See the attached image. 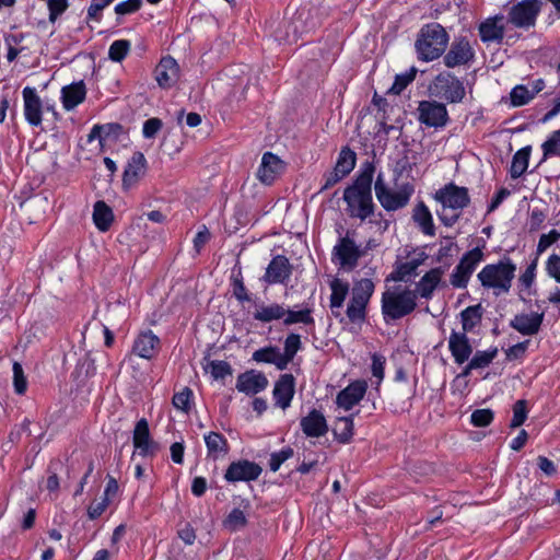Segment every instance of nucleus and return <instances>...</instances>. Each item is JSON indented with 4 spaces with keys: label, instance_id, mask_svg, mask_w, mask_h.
Returning <instances> with one entry per match:
<instances>
[{
    "label": "nucleus",
    "instance_id": "4be33fe9",
    "mask_svg": "<svg viewBox=\"0 0 560 560\" xmlns=\"http://www.w3.org/2000/svg\"><path fill=\"white\" fill-rule=\"evenodd\" d=\"M268 386V380L264 373L250 370L237 377L236 388L246 395H255Z\"/></svg>",
    "mask_w": 560,
    "mask_h": 560
},
{
    "label": "nucleus",
    "instance_id": "393cba45",
    "mask_svg": "<svg viewBox=\"0 0 560 560\" xmlns=\"http://www.w3.org/2000/svg\"><path fill=\"white\" fill-rule=\"evenodd\" d=\"M272 395L276 405L283 410L287 409L294 396V377L291 374L281 375L275 385Z\"/></svg>",
    "mask_w": 560,
    "mask_h": 560
},
{
    "label": "nucleus",
    "instance_id": "6e6d98bb",
    "mask_svg": "<svg viewBox=\"0 0 560 560\" xmlns=\"http://www.w3.org/2000/svg\"><path fill=\"white\" fill-rule=\"evenodd\" d=\"M163 127V121L158 117H152L143 122L142 135L145 139H154Z\"/></svg>",
    "mask_w": 560,
    "mask_h": 560
},
{
    "label": "nucleus",
    "instance_id": "20e7f679",
    "mask_svg": "<svg viewBox=\"0 0 560 560\" xmlns=\"http://www.w3.org/2000/svg\"><path fill=\"white\" fill-rule=\"evenodd\" d=\"M448 44V34L439 23H429L418 33L415 47L419 60L433 61L445 51Z\"/></svg>",
    "mask_w": 560,
    "mask_h": 560
},
{
    "label": "nucleus",
    "instance_id": "9d476101",
    "mask_svg": "<svg viewBox=\"0 0 560 560\" xmlns=\"http://www.w3.org/2000/svg\"><path fill=\"white\" fill-rule=\"evenodd\" d=\"M361 256L362 250L349 235L341 237L332 249V261L347 270L355 268Z\"/></svg>",
    "mask_w": 560,
    "mask_h": 560
},
{
    "label": "nucleus",
    "instance_id": "f704fd0d",
    "mask_svg": "<svg viewBox=\"0 0 560 560\" xmlns=\"http://www.w3.org/2000/svg\"><path fill=\"white\" fill-rule=\"evenodd\" d=\"M114 221L112 208L103 200H98L93 207V222L101 232L109 230Z\"/></svg>",
    "mask_w": 560,
    "mask_h": 560
},
{
    "label": "nucleus",
    "instance_id": "423d86ee",
    "mask_svg": "<svg viewBox=\"0 0 560 560\" xmlns=\"http://www.w3.org/2000/svg\"><path fill=\"white\" fill-rule=\"evenodd\" d=\"M374 189L378 202L387 211L404 208L413 194V186L409 183H404L396 189H392L386 185L382 173L376 177Z\"/></svg>",
    "mask_w": 560,
    "mask_h": 560
},
{
    "label": "nucleus",
    "instance_id": "6ab92c4d",
    "mask_svg": "<svg viewBox=\"0 0 560 560\" xmlns=\"http://www.w3.org/2000/svg\"><path fill=\"white\" fill-rule=\"evenodd\" d=\"M300 427L307 438H322L328 432L325 416L317 409L311 410L300 421Z\"/></svg>",
    "mask_w": 560,
    "mask_h": 560
},
{
    "label": "nucleus",
    "instance_id": "473e14b6",
    "mask_svg": "<svg viewBox=\"0 0 560 560\" xmlns=\"http://www.w3.org/2000/svg\"><path fill=\"white\" fill-rule=\"evenodd\" d=\"M443 271L441 268H433L428 271L417 283L416 293L421 298L430 299L441 281Z\"/></svg>",
    "mask_w": 560,
    "mask_h": 560
},
{
    "label": "nucleus",
    "instance_id": "b1692460",
    "mask_svg": "<svg viewBox=\"0 0 560 560\" xmlns=\"http://www.w3.org/2000/svg\"><path fill=\"white\" fill-rule=\"evenodd\" d=\"M448 349L457 364L465 363L472 353V347L467 335L455 330L450 335Z\"/></svg>",
    "mask_w": 560,
    "mask_h": 560
},
{
    "label": "nucleus",
    "instance_id": "ea45409f",
    "mask_svg": "<svg viewBox=\"0 0 560 560\" xmlns=\"http://www.w3.org/2000/svg\"><path fill=\"white\" fill-rule=\"evenodd\" d=\"M482 317V308L478 305H472L466 307L460 313L462 328L463 331L467 335L474 330V328L480 323Z\"/></svg>",
    "mask_w": 560,
    "mask_h": 560
},
{
    "label": "nucleus",
    "instance_id": "5701e85b",
    "mask_svg": "<svg viewBox=\"0 0 560 560\" xmlns=\"http://www.w3.org/2000/svg\"><path fill=\"white\" fill-rule=\"evenodd\" d=\"M544 88L545 82L542 79L535 80L526 85H516L510 93L511 104L514 107L526 105L536 96V94L542 91Z\"/></svg>",
    "mask_w": 560,
    "mask_h": 560
},
{
    "label": "nucleus",
    "instance_id": "052dcab7",
    "mask_svg": "<svg viewBox=\"0 0 560 560\" xmlns=\"http://www.w3.org/2000/svg\"><path fill=\"white\" fill-rule=\"evenodd\" d=\"M559 238H560V232H558L557 230H551L550 232L540 235L538 244H537V254L540 255V254L545 253Z\"/></svg>",
    "mask_w": 560,
    "mask_h": 560
},
{
    "label": "nucleus",
    "instance_id": "c9c22d12",
    "mask_svg": "<svg viewBox=\"0 0 560 560\" xmlns=\"http://www.w3.org/2000/svg\"><path fill=\"white\" fill-rule=\"evenodd\" d=\"M502 18L488 19L479 26V34L482 42L501 40L504 35L503 25L500 24Z\"/></svg>",
    "mask_w": 560,
    "mask_h": 560
},
{
    "label": "nucleus",
    "instance_id": "a878e982",
    "mask_svg": "<svg viewBox=\"0 0 560 560\" xmlns=\"http://www.w3.org/2000/svg\"><path fill=\"white\" fill-rule=\"evenodd\" d=\"M147 171V160L142 152H135L129 159L127 166L125 167L122 174V185L124 187H130L138 179L144 175Z\"/></svg>",
    "mask_w": 560,
    "mask_h": 560
},
{
    "label": "nucleus",
    "instance_id": "f8f14e48",
    "mask_svg": "<svg viewBox=\"0 0 560 560\" xmlns=\"http://www.w3.org/2000/svg\"><path fill=\"white\" fill-rule=\"evenodd\" d=\"M418 119L427 127L441 128L448 120L447 109L444 104L436 101H422L419 103Z\"/></svg>",
    "mask_w": 560,
    "mask_h": 560
},
{
    "label": "nucleus",
    "instance_id": "58836bf2",
    "mask_svg": "<svg viewBox=\"0 0 560 560\" xmlns=\"http://www.w3.org/2000/svg\"><path fill=\"white\" fill-rule=\"evenodd\" d=\"M332 433L340 443H349L353 436V418L338 417L335 421Z\"/></svg>",
    "mask_w": 560,
    "mask_h": 560
},
{
    "label": "nucleus",
    "instance_id": "2eb2a0df",
    "mask_svg": "<svg viewBox=\"0 0 560 560\" xmlns=\"http://www.w3.org/2000/svg\"><path fill=\"white\" fill-rule=\"evenodd\" d=\"M368 385L364 381L350 383L346 388L338 393L336 404L339 408L348 411L359 404L364 397Z\"/></svg>",
    "mask_w": 560,
    "mask_h": 560
},
{
    "label": "nucleus",
    "instance_id": "4d7b16f0",
    "mask_svg": "<svg viewBox=\"0 0 560 560\" xmlns=\"http://www.w3.org/2000/svg\"><path fill=\"white\" fill-rule=\"evenodd\" d=\"M246 524V516L240 509H234L225 520V526L232 530H236Z\"/></svg>",
    "mask_w": 560,
    "mask_h": 560
},
{
    "label": "nucleus",
    "instance_id": "49530a36",
    "mask_svg": "<svg viewBox=\"0 0 560 560\" xmlns=\"http://www.w3.org/2000/svg\"><path fill=\"white\" fill-rule=\"evenodd\" d=\"M130 50V42L127 39H118L112 43L108 49V58L112 61H122Z\"/></svg>",
    "mask_w": 560,
    "mask_h": 560
},
{
    "label": "nucleus",
    "instance_id": "e2e57ef3",
    "mask_svg": "<svg viewBox=\"0 0 560 560\" xmlns=\"http://www.w3.org/2000/svg\"><path fill=\"white\" fill-rule=\"evenodd\" d=\"M68 8V0H48L49 21L55 22Z\"/></svg>",
    "mask_w": 560,
    "mask_h": 560
},
{
    "label": "nucleus",
    "instance_id": "13d9d810",
    "mask_svg": "<svg viewBox=\"0 0 560 560\" xmlns=\"http://www.w3.org/2000/svg\"><path fill=\"white\" fill-rule=\"evenodd\" d=\"M475 427H487L493 420V412L490 409H477L470 416Z\"/></svg>",
    "mask_w": 560,
    "mask_h": 560
},
{
    "label": "nucleus",
    "instance_id": "0eeeda50",
    "mask_svg": "<svg viewBox=\"0 0 560 560\" xmlns=\"http://www.w3.org/2000/svg\"><path fill=\"white\" fill-rule=\"evenodd\" d=\"M371 279L363 278L353 283L351 298L347 306V317L351 323H361L366 316V306L374 292Z\"/></svg>",
    "mask_w": 560,
    "mask_h": 560
},
{
    "label": "nucleus",
    "instance_id": "774afa93",
    "mask_svg": "<svg viewBox=\"0 0 560 560\" xmlns=\"http://www.w3.org/2000/svg\"><path fill=\"white\" fill-rule=\"evenodd\" d=\"M536 267L537 262L533 261L522 273L520 277V282L523 287L529 288L534 283L536 277Z\"/></svg>",
    "mask_w": 560,
    "mask_h": 560
},
{
    "label": "nucleus",
    "instance_id": "864d4df0",
    "mask_svg": "<svg viewBox=\"0 0 560 560\" xmlns=\"http://www.w3.org/2000/svg\"><path fill=\"white\" fill-rule=\"evenodd\" d=\"M293 456V450L291 447H284L279 452L272 453L269 460L270 470L277 471L280 466Z\"/></svg>",
    "mask_w": 560,
    "mask_h": 560
},
{
    "label": "nucleus",
    "instance_id": "4468645a",
    "mask_svg": "<svg viewBox=\"0 0 560 560\" xmlns=\"http://www.w3.org/2000/svg\"><path fill=\"white\" fill-rule=\"evenodd\" d=\"M22 94L24 100V116L26 121L33 127L39 126L43 120V104L39 96L37 95L36 89L25 86Z\"/></svg>",
    "mask_w": 560,
    "mask_h": 560
},
{
    "label": "nucleus",
    "instance_id": "de8ad7c7",
    "mask_svg": "<svg viewBox=\"0 0 560 560\" xmlns=\"http://www.w3.org/2000/svg\"><path fill=\"white\" fill-rule=\"evenodd\" d=\"M498 354V349L477 351L470 360V368L482 369L488 366Z\"/></svg>",
    "mask_w": 560,
    "mask_h": 560
},
{
    "label": "nucleus",
    "instance_id": "aec40b11",
    "mask_svg": "<svg viewBox=\"0 0 560 560\" xmlns=\"http://www.w3.org/2000/svg\"><path fill=\"white\" fill-rule=\"evenodd\" d=\"M155 80L162 89H170L178 79V65L170 56L163 57L154 69Z\"/></svg>",
    "mask_w": 560,
    "mask_h": 560
},
{
    "label": "nucleus",
    "instance_id": "5fc2aeb1",
    "mask_svg": "<svg viewBox=\"0 0 560 560\" xmlns=\"http://www.w3.org/2000/svg\"><path fill=\"white\" fill-rule=\"evenodd\" d=\"M527 412L526 401L523 399L517 400L513 406V418L511 421V427L517 428L522 425L527 418Z\"/></svg>",
    "mask_w": 560,
    "mask_h": 560
},
{
    "label": "nucleus",
    "instance_id": "f03ea898",
    "mask_svg": "<svg viewBox=\"0 0 560 560\" xmlns=\"http://www.w3.org/2000/svg\"><path fill=\"white\" fill-rule=\"evenodd\" d=\"M434 199L441 203L439 219L446 226H453L459 219L462 210L469 205L468 189L453 183L436 190Z\"/></svg>",
    "mask_w": 560,
    "mask_h": 560
},
{
    "label": "nucleus",
    "instance_id": "6e6552de",
    "mask_svg": "<svg viewBox=\"0 0 560 560\" xmlns=\"http://www.w3.org/2000/svg\"><path fill=\"white\" fill-rule=\"evenodd\" d=\"M431 93L448 103H459L466 91L463 82L450 72H442L430 84Z\"/></svg>",
    "mask_w": 560,
    "mask_h": 560
},
{
    "label": "nucleus",
    "instance_id": "f3484780",
    "mask_svg": "<svg viewBox=\"0 0 560 560\" xmlns=\"http://www.w3.org/2000/svg\"><path fill=\"white\" fill-rule=\"evenodd\" d=\"M283 162L273 153L266 152L257 171V178L265 185H270L283 172Z\"/></svg>",
    "mask_w": 560,
    "mask_h": 560
},
{
    "label": "nucleus",
    "instance_id": "1a4fd4ad",
    "mask_svg": "<svg viewBox=\"0 0 560 560\" xmlns=\"http://www.w3.org/2000/svg\"><path fill=\"white\" fill-rule=\"evenodd\" d=\"M483 260V252L475 247L464 254L459 262L453 269L450 283L456 289H465L477 266Z\"/></svg>",
    "mask_w": 560,
    "mask_h": 560
},
{
    "label": "nucleus",
    "instance_id": "7c9ffc66",
    "mask_svg": "<svg viewBox=\"0 0 560 560\" xmlns=\"http://www.w3.org/2000/svg\"><path fill=\"white\" fill-rule=\"evenodd\" d=\"M122 132L124 127L118 122L94 125L88 136V141L91 142L94 139H98L100 144L103 145V142L106 140H118Z\"/></svg>",
    "mask_w": 560,
    "mask_h": 560
},
{
    "label": "nucleus",
    "instance_id": "c756f323",
    "mask_svg": "<svg viewBox=\"0 0 560 560\" xmlns=\"http://www.w3.org/2000/svg\"><path fill=\"white\" fill-rule=\"evenodd\" d=\"M284 304L279 303H256L253 312V318L260 323H270L282 319L285 315Z\"/></svg>",
    "mask_w": 560,
    "mask_h": 560
},
{
    "label": "nucleus",
    "instance_id": "72a5a7b5",
    "mask_svg": "<svg viewBox=\"0 0 560 560\" xmlns=\"http://www.w3.org/2000/svg\"><path fill=\"white\" fill-rule=\"evenodd\" d=\"M252 359L258 363H269L275 364L276 368L280 371L287 369V363L282 358V352L277 347H265L256 350Z\"/></svg>",
    "mask_w": 560,
    "mask_h": 560
},
{
    "label": "nucleus",
    "instance_id": "bb28decb",
    "mask_svg": "<svg viewBox=\"0 0 560 560\" xmlns=\"http://www.w3.org/2000/svg\"><path fill=\"white\" fill-rule=\"evenodd\" d=\"M544 319V314H518L511 320V326L524 336H533L538 332Z\"/></svg>",
    "mask_w": 560,
    "mask_h": 560
},
{
    "label": "nucleus",
    "instance_id": "0e129e2a",
    "mask_svg": "<svg viewBox=\"0 0 560 560\" xmlns=\"http://www.w3.org/2000/svg\"><path fill=\"white\" fill-rule=\"evenodd\" d=\"M226 453V441L220 434L212 432V458H218Z\"/></svg>",
    "mask_w": 560,
    "mask_h": 560
},
{
    "label": "nucleus",
    "instance_id": "69168bd1",
    "mask_svg": "<svg viewBox=\"0 0 560 560\" xmlns=\"http://www.w3.org/2000/svg\"><path fill=\"white\" fill-rule=\"evenodd\" d=\"M232 375V369L229 363L224 361L212 362V377L224 378Z\"/></svg>",
    "mask_w": 560,
    "mask_h": 560
},
{
    "label": "nucleus",
    "instance_id": "f257e3e1",
    "mask_svg": "<svg viewBox=\"0 0 560 560\" xmlns=\"http://www.w3.org/2000/svg\"><path fill=\"white\" fill-rule=\"evenodd\" d=\"M372 182L373 168L370 167L345 189L343 200L347 202V212L351 218L363 221L373 213L375 206L371 192Z\"/></svg>",
    "mask_w": 560,
    "mask_h": 560
},
{
    "label": "nucleus",
    "instance_id": "c85d7f7f",
    "mask_svg": "<svg viewBox=\"0 0 560 560\" xmlns=\"http://www.w3.org/2000/svg\"><path fill=\"white\" fill-rule=\"evenodd\" d=\"M86 96V88L84 82L78 81L61 89V101L66 110L74 109L81 104Z\"/></svg>",
    "mask_w": 560,
    "mask_h": 560
},
{
    "label": "nucleus",
    "instance_id": "603ef678",
    "mask_svg": "<svg viewBox=\"0 0 560 560\" xmlns=\"http://www.w3.org/2000/svg\"><path fill=\"white\" fill-rule=\"evenodd\" d=\"M545 270L549 278L560 284V254L549 255L545 262Z\"/></svg>",
    "mask_w": 560,
    "mask_h": 560
},
{
    "label": "nucleus",
    "instance_id": "7ed1b4c3",
    "mask_svg": "<svg viewBox=\"0 0 560 560\" xmlns=\"http://www.w3.org/2000/svg\"><path fill=\"white\" fill-rule=\"evenodd\" d=\"M516 265L510 258L486 265L477 275L481 285L499 296L510 291L515 277Z\"/></svg>",
    "mask_w": 560,
    "mask_h": 560
},
{
    "label": "nucleus",
    "instance_id": "a211bd4d",
    "mask_svg": "<svg viewBox=\"0 0 560 560\" xmlns=\"http://www.w3.org/2000/svg\"><path fill=\"white\" fill-rule=\"evenodd\" d=\"M260 474L261 468L259 465L248 460H240L229 466L225 479L232 482L250 481L257 479Z\"/></svg>",
    "mask_w": 560,
    "mask_h": 560
},
{
    "label": "nucleus",
    "instance_id": "9b49d317",
    "mask_svg": "<svg viewBox=\"0 0 560 560\" xmlns=\"http://www.w3.org/2000/svg\"><path fill=\"white\" fill-rule=\"evenodd\" d=\"M540 7L539 0H522L511 8L509 20L516 27L528 28L534 26Z\"/></svg>",
    "mask_w": 560,
    "mask_h": 560
},
{
    "label": "nucleus",
    "instance_id": "c03bdc74",
    "mask_svg": "<svg viewBox=\"0 0 560 560\" xmlns=\"http://www.w3.org/2000/svg\"><path fill=\"white\" fill-rule=\"evenodd\" d=\"M542 161L551 156H560V129L552 131L547 140L541 144Z\"/></svg>",
    "mask_w": 560,
    "mask_h": 560
},
{
    "label": "nucleus",
    "instance_id": "338daca9",
    "mask_svg": "<svg viewBox=\"0 0 560 560\" xmlns=\"http://www.w3.org/2000/svg\"><path fill=\"white\" fill-rule=\"evenodd\" d=\"M108 505L109 500H107V498H103L102 501L96 504H91L88 508L89 518L92 521L98 518L105 512Z\"/></svg>",
    "mask_w": 560,
    "mask_h": 560
},
{
    "label": "nucleus",
    "instance_id": "39448f33",
    "mask_svg": "<svg viewBox=\"0 0 560 560\" xmlns=\"http://www.w3.org/2000/svg\"><path fill=\"white\" fill-rule=\"evenodd\" d=\"M417 306V293L400 287L393 288L383 293L382 313L387 319H399L410 313Z\"/></svg>",
    "mask_w": 560,
    "mask_h": 560
},
{
    "label": "nucleus",
    "instance_id": "4c0bfd02",
    "mask_svg": "<svg viewBox=\"0 0 560 560\" xmlns=\"http://www.w3.org/2000/svg\"><path fill=\"white\" fill-rule=\"evenodd\" d=\"M412 218L424 234L430 236L434 235L432 214L423 202H419L415 207Z\"/></svg>",
    "mask_w": 560,
    "mask_h": 560
},
{
    "label": "nucleus",
    "instance_id": "ddd939ff",
    "mask_svg": "<svg viewBox=\"0 0 560 560\" xmlns=\"http://www.w3.org/2000/svg\"><path fill=\"white\" fill-rule=\"evenodd\" d=\"M132 443L142 457H154L160 451L159 443L151 439L149 422L145 418L137 421L132 433Z\"/></svg>",
    "mask_w": 560,
    "mask_h": 560
},
{
    "label": "nucleus",
    "instance_id": "680f3d73",
    "mask_svg": "<svg viewBox=\"0 0 560 560\" xmlns=\"http://www.w3.org/2000/svg\"><path fill=\"white\" fill-rule=\"evenodd\" d=\"M110 4L108 0H92L90 7L88 8L86 19L101 21L102 14L101 12Z\"/></svg>",
    "mask_w": 560,
    "mask_h": 560
},
{
    "label": "nucleus",
    "instance_id": "bf43d9fd",
    "mask_svg": "<svg viewBox=\"0 0 560 560\" xmlns=\"http://www.w3.org/2000/svg\"><path fill=\"white\" fill-rule=\"evenodd\" d=\"M142 7V0H126L115 5L114 11L118 15L132 14Z\"/></svg>",
    "mask_w": 560,
    "mask_h": 560
},
{
    "label": "nucleus",
    "instance_id": "a19ab883",
    "mask_svg": "<svg viewBox=\"0 0 560 560\" xmlns=\"http://www.w3.org/2000/svg\"><path fill=\"white\" fill-rule=\"evenodd\" d=\"M529 156L530 147L522 148L513 155L510 170L512 178H518L526 172L528 167Z\"/></svg>",
    "mask_w": 560,
    "mask_h": 560
},
{
    "label": "nucleus",
    "instance_id": "dca6fc26",
    "mask_svg": "<svg viewBox=\"0 0 560 560\" xmlns=\"http://www.w3.org/2000/svg\"><path fill=\"white\" fill-rule=\"evenodd\" d=\"M161 349V340L151 330L142 331L133 341L132 351L142 359H153Z\"/></svg>",
    "mask_w": 560,
    "mask_h": 560
},
{
    "label": "nucleus",
    "instance_id": "a18cd8bd",
    "mask_svg": "<svg viewBox=\"0 0 560 560\" xmlns=\"http://www.w3.org/2000/svg\"><path fill=\"white\" fill-rule=\"evenodd\" d=\"M302 348L301 337L298 334L291 332L284 340L282 358L287 365L293 360L298 351Z\"/></svg>",
    "mask_w": 560,
    "mask_h": 560
},
{
    "label": "nucleus",
    "instance_id": "3c124183",
    "mask_svg": "<svg viewBox=\"0 0 560 560\" xmlns=\"http://www.w3.org/2000/svg\"><path fill=\"white\" fill-rule=\"evenodd\" d=\"M416 74V68H411L409 69V71L405 73L397 74L395 78V82L390 88V91L395 94H399L402 90L407 88L408 84H410L415 80Z\"/></svg>",
    "mask_w": 560,
    "mask_h": 560
},
{
    "label": "nucleus",
    "instance_id": "37998d69",
    "mask_svg": "<svg viewBox=\"0 0 560 560\" xmlns=\"http://www.w3.org/2000/svg\"><path fill=\"white\" fill-rule=\"evenodd\" d=\"M355 162H357L355 153L348 147L342 148L339 153L335 170L337 172H339L341 176L346 177L354 168Z\"/></svg>",
    "mask_w": 560,
    "mask_h": 560
},
{
    "label": "nucleus",
    "instance_id": "cd10ccee",
    "mask_svg": "<svg viewBox=\"0 0 560 560\" xmlns=\"http://www.w3.org/2000/svg\"><path fill=\"white\" fill-rule=\"evenodd\" d=\"M291 275V267L289 260L282 256H276L268 265L265 280L268 283H282L289 279Z\"/></svg>",
    "mask_w": 560,
    "mask_h": 560
},
{
    "label": "nucleus",
    "instance_id": "2f4dec72",
    "mask_svg": "<svg viewBox=\"0 0 560 560\" xmlns=\"http://www.w3.org/2000/svg\"><path fill=\"white\" fill-rule=\"evenodd\" d=\"M427 259V255L421 252L416 257L409 258L407 261L397 265L393 278L397 281H409L417 275V269Z\"/></svg>",
    "mask_w": 560,
    "mask_h": 560
},
{
    "label": "nucleus",
    "instance_id": "79ce46f5",
    "mask_svg": "<svg viewBox=\"0 0 560 560\" xmlns=\"http://www.w3.org/2000/svg\"><path fill=\"white\" fill-rule=\"evenodd\" d=\"M284 317L282 318L283 324L285 326H291L294 324H304V325H313L314 318L312 316V308H303L299 311L290 310L284 307Z\"/></svg>",
    "mask_w": 560,
    "mask_h": 560
},
{
    "label": "nucleus",
    "instance_id": "8fccbe9b",
    "mask_svg": "<svg viewBox=\"0 0 560 560\" xmlns=\"http://www.w3.org/2000/svg\"><path fill=\"white\" fill-rule=\"evenodd\" d=\"M191 396L192 390L189 387H184L180 392L174 394L172 404L176 409L188 412L190 409Z\"/></svg>",
    "mask_w": 560,
    "mask_h": 560
},
{
    "label": "nucleus",
    "instance_id": "412c9836",
    "mask_svg": "<svg viewBox=\"0 0 560 560\" xmlns=\"http://www.w3.org/2000/svg\"><path fill=\"white\" fill-rule=\"evenodd\" d=\"M474 58L471 45L466 39H459L452 44L448 52L444 57V63L447 68L466 65Z\"/></svg>",
    "mask_w": 560,
    "mask_h": 560
},
{
    "label": "nucleus",
    "instance_id": "e433bc0d",
    "mask_svg": "<svg viewBox=\"0 0 560 560\" xmlns=\"http://www.w3.org/2000/svg\"><path fill=\"white\" fill-rule=\"evenodd\" d=\"M331 294L329 298V304L332 312L336 308H341L347 295L349 294V283L342 279L335 278L329 283Z\"/></svg>",
    "mask_w": 560,
    "mask_h": 560
},
{
    "label": "nucleus",
    "instance_id": "09e8293b",
    "mask_svg": "<svg viewBox=\"0 0 560 560\" xmlns=\"http://www.w3.org/2000/svg\"><path fill=\"white\" fill-rule=\"evenodd\" d=\"M12 370H13L14 392L18 395H23V394H25V392L27 389V380L24 374L23 366L21 365V363L15 361L13 363Z\"/></svg>",
    "mask_w": 560,
    "mask_h": 560
}]
</instances>
